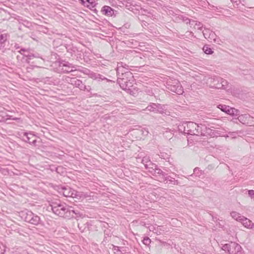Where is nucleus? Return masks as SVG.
<instances>
[{
    "label": "nucleus",
    "instance_id": "obj_29",
    "mask_svg": "<svg viewBox=\"0 0 254 254\" xmlns=\"http://www.w3.org/2000/svg\"><path fill=\"white\" fill-rule=\"evenodd\" d=\"M240 131H234V132H229V135L226 136V137H228L229 136H231L232 138H235L237 137V135L239 132Z\"/></svg>",
    "mask_w": 254,
    "mask_h": 254
},
{
    "label": "nucleus",
    "instance_id": "obj_42",
    "mask_svg": "<svg viewBox=\"0 0 254 254\" xmlns=\"http://www.w3.org/2000/svg\"><path fill=\"white\" fill-rule=\"evenodd\" d=\"M59 81L57 80V81H56V83H54V84H58L59 83Z\"/></svg>",
    "mask_w": 254,
    "mask_h": 254
},
{
    "label": "nucleus",
    "instance_id": "obj_32",
    "mask_svg": "<svg viewBox=\"0 0 254 254\" xmlns=\"http://www.w3.org/2000/svg\"><path fill=\"white\" fill-rule=\"evenodd\" d=\"M186 21L187 23H189L190 27H193L194 28V25H195V22H196V21L190 20L189 19H187Z\"/></svg>",
    "mask_w": 254,
    "mask_h": 254
},
{
    "label": "nucleus",
    "instance_id": "obj_1",
    "mask_svg": "<svg viewBox=\"0 0 254 254\" xmlns=\"http://www.w3.org/2000/svg\"><path fill=\"white\" fill-rule=\"evenodd\" d=\"M118 83L121 88L131 94L134 82L132 73L128 66L123 62L118 63L117 67Z\"/></svg>",
    "mask_w": 254,
    "mask_h": 254
},
{
    "label": "nucleus",
    "instance_id": "obj_17",
    "mask_svg": "<svg viewBox=\"0 0 254 254\" xmlns=\"http://www.w3.org/2000/svg\"><path fill=\"white\" fill-rule=\"evenodd\" d=\"M240 222L245 227L248 229H252L254 227V223H253L251 220L244 216L242 218V220Z\"/></svg>",
    "mask_w": 254,
    "mask_h": 254
},
{
    "label": "nucleus",
    "instance_id": "obj_11",
    "mask_svg": "<svg viewBox=\"0 0 254 254\" xmlns=\"http://www.w3.org/2000/svg\"><path fill=\"white\" fill-rule=\"evenodd\" d=\"M217 108L220 109L222 111L232 116H237L239 115V111L238 110L234 108H231L229 106L220 104L217 106Z\"/></svg>",
    "mask_w": 254,
    "mask_h": 254
},
{
    "label": "nucleus",
    "instance_id": "obj_27",
    "mask_svg": "<svg viewBox=\"0 0 254 254\" xmlns=\"http://www.w3.org/2000/svg\"><path fill=\"white\" fill-rule=\"evenodd\" d=\"M151 239L148 237H145L142 240V243H143V244L147 246H149V245L151 243Z\"/></svg>",
    "mask_w": 254,
    "mask_h": 254
},
{
    "label": "nucleus",
    "instance_id": "obj_25",
    "mask_svg": "<svg viewBox=\"0 0 254 254\" xmlns=\"http://www.w3.org/2000/svg\"><path fill=\"white\" fill-rule=\"evenodd\" d=\"M193 174L197 177H200L202 174L201 171L198 168H195L193 170Z\"/></svg>",
    "mask_w": 254,
    "mask_h": 254
},
{
    "label": "nucleus",
    "instance_id": "obj_34",
    "mask_svg": "<svg viewBox=\"0 0 254 254\" xmlns=\"http://www.w3.org/2000/svg\"><path fill=\"white\" fill-rule=\"evenodd\" d=\"M114 253L116 254H121L122 252L118 247H114L113 249Z\"/></svg>",
    "mask_w": 254,
    "mask_h": 254
},
{
    "label": "nucleus",
    "instance_id": "obj_5",
    "mask_svg": "<svg viewBox=\"0 0 254 254\" xmlns=\"http://www.w3.org/2000/svg\"><path fill=\"white\" fill-rule=\"evenodd\" d=\"M21 217L26 222L31 224L37 225L40 224L41 219L39 216L34 214L32 211L25 210L22 211L20 213Z\"/></svg>",
    "mask_w": 254,
    "mask_h": 254
},
{
    "label": "nucleus",
    "instance_id": "obj_4",
    "mask_svg": "<svg viewBox=\"0 0 254 254\" xmlns=\"http://www.w3.org/2000/svg\"><path fill=\"white\" fill-rule=\"evenodd\" d=\"M53 212L56 215L65 218H70L69 206L61 201L53 202L51 205Z\"/></svg>",
    "mask_w": 254,
    "mask_h": 254
},
{
    "label": "nucleus",
    "instance_id": "obj_7",
    "mask_svg": "<svg viewBox=\"0 0 254 254\" xmlns=\"http://www.w3.org/2000/svg\"><path fill=\"white\" fill-rule=\"evenodd\" d=\"M222 249L228 252L230 254H236L241 251L242 248L239 244L235 242H231L223 245Z\"/></svg>",
    "mask_w": 254,
    "mask_h": 254
},
{
    "label": "nucleus",
    "instance_id": "obj_40",
    "mask_svg": "<svg viewBox=\"0 0 254 254\" xmlns=\"http://www.w3.org/2000/svg\"><path fill=\"white\" fill-rule=\"evenodd\" d=\"M62 169V168L61 167H58V168H57L56 170H57V172H58V170L59 169Z\"/></svg>",
    "mask_w": 254,
    "mask_h": 254
},
{
    "label": "nucleus",
    "instance_id": "obj_33",
    "mask_svg": "<svg viewBox=\"0 0 254 254\" xmlns=\"http://www.w3.org/2000/svg\"><path fill=\"white\" fill-rule=\"evenodd\" d=\"M5 252V246L0 244V254H3Z\"/></svg>",
    "mask_w": 254,
    "mask_h": 254
},
{
    "label": "nucleus",
    "instance_id": "obj_14",
    "mask_svg": "<svg viewBox=\"0 0 254 254\" xmlns=\"http://www.w3.org/2000/svg\"><path fill=\"white\" fill-rule=\"evenodd\" d=\"M163 173L164 174V175H159L158 177H159L160 179H162L164 182L166 181V182H167L168 181H169L174 185H179V183L178 181L176 180L174 178L170 176H167V174L163 171Z\"/></svg>",
    "mask_w": 254,
    "mask_h": 254
},
{
    "label": "nucleus",
    "instance_id": "obj_31",
    "mask_svg": "<svg viewBox=\"0 0 254 254\" xmlns=\"http://www.w3.org/2000/svg\"><path fill=\"white\" fill-rule=\"evenodd\" d=\"M150 161L149 157L145 156L143 157L142 159V163L144 164V166H145V164L148 163Z\"/></svg>",
    "mask_w": 254,
    "mask_h": 254
},
{
    "label": "nucleus",
    "instance_id": "obj_8",
    "mask_svg": "<svg viewBox=\"0 0 254 254\" xmlns=\"http://www.w3.org/2000/svg\"><path fill=\"white\" fill-rule=\"evenodd\" d=\"M59 191L65 197L76 198L78 196L77 192L68 186L59 187Z\"/></svg>",
    "mask_w": 254,
    "mask_h": 254
},
{
    "label": "nucleus",
    "instance_id": "obj_30",
    "mask_svg": "<svg viewBox=\"0 0 254 254\" xmlns=\"http://www.w3.org/2000/svg\"><path fill=\"white\" fill-rule=\"evenodd\" d=\"M160 154L159 156H160V157L164 159L168 158L170 156V155L168 153H165L161 151H160Z\"/></svg>",
    "mask_w": 254,
    "mask_h": 254
},
{
    "label": "nucleus",
    "instance_id": "obj_21",
    "mask_svg": "<svg viewBox=\"0 0 254 254\" xmlns=\"http://www.w3.org/2000/svg\"><path fill=\"white\" fill-rule=\"evenodd\" d=\"M6 35L0 34V52L2 51L3 46H2L3 43L6 41Z\"/></svg>",
    "mask_w": 254,
    "mask_h": 254
},
{
    "label": "nucleus",
    "instance_id": "obj_37",
    "mask_svg": "<svg viewBox=\"0 0 254 254\" xmlns=\"http://www.w3.org/2000/svg\"><path fill=\"white\" fill-rule=\"evenodd\" d=\"M64 66L71 67V68H74V67L73 66H72L71 64H68H68H64Z\"/></svg>",
    "mask_w": 254,
    "mask_h": 254
},
{
    "label": "nucleus",
    "instance_id": "obj_35",
    "mask_svg": "<svg viewBox=\"0 0 254 254\" xmlns=\"http://www.w3.org/2000/svg\"><path fill=\"white\" fill-rule=\"evenodd\" d=\"M248 194L252 198L254 197V190H249L248 191Z\"/></svg>",
    "mask_w": 254,
    "mask_h": 254
},
{
    "label": "nucleus",
    "instance_id": "obj_24",
    "mask_svg": "<svg viewBox=\"0 0 254 254\" xmlns=\"http://www.w3.org/2000/svg\"><path fill=\"white\" fill-rule=\"evenodd\" d=\"M204 52L206 54H212L213 52L211 48L208 47L207 46H204L203 48Z\"/></svg>",
    "mask_w": 254,
    "mask_h": 254
},
{
    "label": "nucleus",
    "instance_id": "obj_18",
    "mask_svg": "<svg viewBox=\"0 0 254 254\" xmlns=\"http://www.w3.org/2000/svg\"><path fill=\"white\" fill-rule=\"evenodd\" d=\"M101 12L105 15L112 16L114 15V10L109 6H104L101 10Z\"/></svg>",
    "mask_w": 254,
    "mask_h": 254
},
{
    "label": "nucleus",
    "instance_id": "obj_2",
    "mask_svg": "<svg viewBox=\"0 0 254 254\" xmlns=\"http://www.w3.org/2000/svg\"><path fill=\"white\" fill-rule=\"evenodd\" d=\"M182 128L185 133L192 135L204 136L209 134V131H211L204 125H198L191 122L184 123L182 126H180L179 130L182 131Z\"/></svg>",
    "mask_w": 254,
    "mask_h": 254
},
{
    "label": "nucleus",
    "instance_id": "obj_3",
    "mask_svg": "<svg viewBox=\"0 0 254 254\" xmlns=\"http://www.w3.org/2000/svg\"><path fill=\"white\" fill-rule=\"evenodd\" d=\"M204 81L212 88L225 89L228 87L227 81L218 76H206L204 78Z\"/></svg>",
    "mask_w": 254,
    "mask_h": 254
},
{
    "label": "nucleus",
    "instance_id": "obj_38",
    "mask_svg": "<svg viewBox=\"0 0 254 254\" xmlns=\"http://www.w3.org/2000/svg\"><path fill=\"white\" fill-rule=\"evenodd\" d=\"M4 120V118L1 114H0V122L3 121Z\"/></svg>",
    "mask_w": 254,
    "mask_h": 254
},
{
    "label": "nucleus",
    "instance_id": "obj_6",
    "mask_svg": "<svg viewBox=\"0 0 254 254\" xmlns=\"http://www.w3.org/2000/svg\"><path fill=\"white\" fill-rule=\"evenodd\" d=\"M167 88L173 92L179 95L184 93V89L180 82L177 80H171L167 83Z\"/></svg>",
    "mask_w": 254,
    "mask_h": 254
},
{
    "label": "nucleus",
    "instance_id": "obj_41",
    "mask_svg": "<svg viewBox=\"0 0 254 254\" xmlns=\"http://www.w3.org/2000/svg\"><path fill=\"white\" fill-rule=\"evenodd\" d=\"M231 1H232V2H236L237 1V0H231Z\"/></svg>",
    "mask_w": 254,
    "mask_h": 254
},
{
    "label": "nucleus",
    "instance_id": "obj_23",
    "mask_svg": "<svg viewBox=\"0 0 254 254\" xmlns=\"http://www.w3.org/2000/svg\"><path fill=\"white\" fill-rule=\"evenodd\" d=\"M69 210H70V218L73 217V214H74L76 217H80L81 215L80 214L78 210H75L72 209V207L69 206Z\"/></svg>",
    "mask_w": 254,
    "mask_h": 254
},
{
    "label": "nucleus",
    "instance_id": "obj_43",
    "mask_svg": "<svg viewBox=\"0 0 254 254\" xmlns=\"http://www.w3.org/2000/svg\"><path fill=\"white\" fill-rule=\"evenodd\" d=\"M145 132L146 133V134L148 133V131H146Z\"/></svg>",
    "mask_w": 254,
    "mask_h": 254
},
{
    "label": "nucleus",
    "instance_id": "obj_9",
    "mask_svg": "<svg viewBox=\"0 0 254 254\" xmlns=\"http://www.w3.org/2000/svg\"><path fill=\"white\" fill-rule=\"evenodd\" d=\"M20 138L24 141L29 143L34 146H36V136L30 132H21L19 134Z\"/></svg>",
    "mask_w": 254,
    "mask_h": 254
},
{
    "label": "nucleus",
    "instance_id": "obj_44",
    "mask_svg": "<svg viewBox=\"0 0 254 254\" xmlns=\"http://www.w3.org/2000/svg\"><path fill=\"white\" fill-rule=\"evenodd\" d=\"M1 168L0 167V171H1Z\"/></svg>",
    "mask_w": 254,
    "mask_h": 254
},
{
    "label": "nucleus",
    "instance_id": "obj_10",
    "mask_svg": "<svg viewBox=\"0 0 254 254\" xmlns=\"http://www.w3.org/2000/svg\"><path fill=\"white\" fill-rule=\"evenodd\" d=\"M145 168L152 175L158 177L159 175H164L163 171L158 168L157 166L150 161L148 163L145 164Z\"/></svg>",
    "mask_w": 254,
    "mask_h": 254
},
{
    "label": "nucleus",
    "instance_id": "obj_22",
    "mask_svg": "<svg viewBox=\"0 0 254 254\" xmlns=\"http://www.w3.org/2000/svg\"><path fill=\"white\" fill-rule=\"evenodd\" d=\"M76 78L74 77H70L69 76H65L64 77V80L67 83L70 84L74 85V83L76 81Z\"/></svg>",
    "mask_w": 254,
    "mask_h": 254
},
{
    "label": "nucleus",
    "instance_id": "obj_26",
    "mask_svg": "<svg viewBox=\"0 0 254 254\" xmlns=\"http://www.w3.org/2000/svg\"><path fill=\"white\" fill-rule=\"evenodd\" d=\"M164 135L165 137H166L167 138H169L170 139L171 138H172V136H173V133L172 132V131H171L170 130H166L164 133Z\"/></svg>",
    "mask_w": 254,
    "mask_h": 254
},
{
    "label": "nucleus",
    "instance_id": "obj_19",
    "mask_svg": "<svg viewBox=\"0 0 254 254\" xmlns=\"http://www.w3.org/2000/svg\"><path fill=\"white\" fill-rule=\"evenodd\" d=\"M231 216L235 220H237V221H239L240 222V221L242 220V218L244 217L243 216H242L240 213H238L236 211H232L230 213Z\"/></svg>",
    "mask_w": 254,
    "mask_h": 254
},
{
    "label": "nucleus",
    "instance_id": "obj_15",
    "mask_svg": "<svg viewBox=\"0 0 254 254\" xmlns=\"http://www.w3.org/2000/svg\"><path fill=\"white\" fill-rule=\"evenodd\" d=\"M21 54H22L24 57L27 58L26 60V62L29 63V60L32 59L33 58L36 57L35 55L30 52L29 50H26L25 49H21L20 51H18Z\"/></svg>",
    "mask_w": 254,
    "mask_h": 254
},
{
    "label": "nucleus",
    "instance_id": "obj_36",
    "mask_svg": "<svg viewBox=\"0 0 254 254\" xmlns=\"http://www.w3.org/2000/svg\"><path fill=\"white\" fill-rule=\"evenodd\" d=\"M92 0H86V4H91V6L93 7V3L94 2L93 1H91Z\"/></svg>",
    "mask_w": 254,
    "mask_h": 254
},
{
    "label": "nucleus",
    "instance_id": "obj_28",
    "mask_svg": "<svg viewBox=\"0 0 254 254\" xmlns=\"http://www.w3.org/2000/svg\"><path fill=\"white\" fill-rule=\"evenodd\" d=\"M194 28L197 29L199 30H202V24L200 22L196 21V22H195V25H194Z\"/></svg>",
    "mask_w": 254,
    "mask_h": 254
},
{
    "label": "nucleus",
    "instance_id": "obj_39",
    "mask_svg": "<svg viewBox=\"0 0 254 254\" xmlns=\"http://www.w3.org/2000/svg\"><path fill=\"white\" fill-rule=\"evenodd\" d=\"M74 70H73L72 69H71L70 70H66V71H64L65 72H66V73H68L69 72H71V71H74Z\"/></svg>",
    "mask_w": 254,
    "mask_h": 254
},
{
    "label": "nucleus",
    "instance_id": "obj_12",
    "mask_svg": "<svg viewBox=\"0 0 254 254\" xmlns=\"http://www.w3.org/2000/svg\"><path fill=\"white\" fill-rule=\"evenodd\" d=\"M238 119L243 124H246L250 126H254V118L249 115L244 114L238 116Z\"/></svg>",
    "mask_w": 254,
    "mask_h": 254
},
{
    "label": "nucleus",
    "instance_id": "obj_20",
    "mask_svg": "<svg viewBox=\"0 0 254 254\" xmlns=\"http://www.w3.org/2000/svg\"><path fill=\"white\" fill-rule=\"evenodd\" d=\"M91 78L98 81L107 80V79L102 75L96 73L91 74Z\"/></svg>",
    "mask_w": 254,
    "mask_h": 254
},
{
    "label": "nucleus",
    "instance_id": "obj_13",
    "mask_svg": "<svg viewBox=\"0 0 254 254\" xmlns=\"http://www.w3.org/2000/svg\"><path fill=\"white\" fill-rule=\"evenodd\" d=\"M146 110L154 113L163 114L164 113L162 106L159 104L151 103L146 107Z\"/></svg>",
    "mask_w": 254,
    "mask_h": 254
},
{
    "label": "nucleus",
    "instance_id": "obj_16",
    "mask_svg": "<svg viewBox=\"0 0 254 254\" xmlns=\"http://www.w3.org/2000/svg\"><path fill=\"white\" fill-rule=\"evenodd\" d=\"M74 86L81 90H87L88 92H90L91 89L90 86H86L82 83L81 80L78 79H77L75 82L74 83Z\"/></svg>",
    "mask_w": 254,
    "mask_h": 254
}]
</instances>
